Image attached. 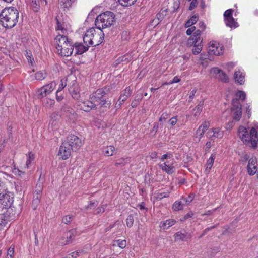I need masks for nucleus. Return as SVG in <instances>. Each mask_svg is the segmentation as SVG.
Returning <instances> with one entry per match:
<instances>
[{"mask_svg":"<svg viewBox=\"0 0 258 258\" xmlns=\"http://www.w3.org/2000/svg\"><path fill=\"white\" fill-rule=\"evenodd\" d=\"M106 93L104 89H98L95 92L90 95L89 99L79 100V106L81 110L85 112L97 109L98 107L109 108L111 103L109 101H107L103 98Z\"/></svg>","mask_w":258,"mask_h":258,"instance_id":"1","label":"nucleus"},{"mask_svg":"<svg viewBox=\"0 0 258 258\" xmlns=\"http://www.w3.org/2000/svg\"><path fill=\"white\" fill-rule=\"evenodd\" d=\"M18 18L19 13L15 7L6 8L0 13V21L5 28L14 27L18 22Z\"/></svg>","mask_w":258,"mask_h":258,"instance_id":"2","label":"nucleus"},{"mask_svg":"<svg viewBox=\"0 0 258 258\" xmlns=\"http://www.w3.org/2000/svg\"><path fill=\"white\" fill-rule=\"evenodd\" d=\"M97 30L94 28H91L88 30L84 37L83 41L85 44L87 46H96L101 44L104 38V34L102 31L99 28Z\"/></svg>","mask_w":258,"mask_h":258,"instance_id":"3","label":"nucleus"},{"mask_svg":"<svg viewBox=\"0 0 258 258\" xmlns=\"http://www.w3.org/2000/svg\"><path fill=\"white\" fill-rule=\"evenodd\" d=\"M238 134L240 139L245 144L251 143L252 146L255 148L258 141L257 132L255 127H252L249 134L247 130L243 126H239Z\"/></svg>","mask_w":258,"mask_h":258,"instance_id":"4","label":"nucleus"},{"mask_svg":"<svg viewBox=\"0 0 258 258\" xmlns=\"http://www.w3.org/2000/svg\"><path fill=\"white\" fill-rule=\"evenodd\" d=\"M114 19L115 15L113 13L110 11L105 12L97 17L95 25L97 28L102 30L112 25Z\"/></svg>","mask_w":258,"mask_h":258,"instance_id":"5","label":"nucleus"},{"mask_svg":"<svg viewBox=\"0 0 258 258\" xmlns=\"http://www.w3.org/2000/svg\"><path fill=\"white\" fill-rule=\"evenodd\" d=\"M11 192L7 190L5 184L0 180V202L4 206L10 207L13 202Z\"/></svg>","mask_w":258,"mask_h":258,"instance_id":"6","label":"nucleus"},{"mask_svg":"<svg viewBox=\"0 0 258 258\" xmlns=\"http://www.w3.org/2000/svg\"><path fill=\"white\" fill-rule=\"evenodd\" d=\"M64 145L69 146L72 151H76L82 145V141L78 136L71 134L68 136L67 140L63 142Z\"/></svg>","mask_w":258,"mask_h":258,"instance_id":"7","label":"nucleus"},{"mask_svg":"<svg viewBox=\"0 0 258 258\" xmlns=\"http://www.w3.org/2000/svg\"><path fill=\"white\" fill-rule=\"evenodd\" d=\"M56 83L55 81H51L47 84L43 86L38 90V97L43 98L50 94L55 88Z\"/></svg>","mask_w":258,"mask_h":258,"instance_id":"8","label":"nucleus"},{"mask_svg":"<svg viewBox=\"0 0 258 258\" xmlns=\"http://www.w3.org/2000/svg\"><path fill=\"white\" fill-rule=\"evenodd\" d=\"M61 112L62 117L70 122H74L77 119L75 111L69 106H63L61 109Z\"/></svg>","mask_w":258,"mask_h":258,"instance_id":"9","label":"nucleus"},{"mask_svg":"<svg viewBox=\"0 0 258 258\" xmlns=\"http://www.w3.org/2000/svg\"><path fill=\"white\" fill-rule=\"evenodd\" d=\"M208 53L210 55H220L223 53V47L217 41H211L209 43Z\"/></svg>","mask_w":258,"mask_h":258,"instance_id":"10","label":"nucleus"},{"mask_svg":"<svg viewBox=\"0 0 258 258\" xmlns=\"http://www.w3.org/2000/svg\"><path fill=\"white\" fill-rule=\"evenodd\" d=\"M57 52L62 56H69L72 55L73 52V45L70 42L62 45V47L56 46Z\"/></svg>","mask_w":258,"mask_h":258,"instance_id":"11","label":"nucleus"},{"mask_svg":"<svg viewBox=\"0 0 258 258\" xmlns=\"http://www.w3.org/2000/svg\"><path fill=\"white\" fill-rule=\"evenodd\" d=\"M203 39L201 37V31H196L193 35L189 38L188 44L192 45L195 44H202Z\"/></svg>","mask_w":258,"mask_h":258,"instance_id":"12","label":"nucleus"},{"mask_svg":"<svg viewBox=\"0 0 258 258\" xmlns=\"http://www.w3.org/2000/svg\"><path fill=\"white\" fill-rule=\"evenodd\" d=\"M173 163V159H170V160L165 162L164 163L160 164L159 167L167 173L169 174H172L174 172Z\"/></svg>","mask_w":258,"mask_h":258,"instance_id":"13","label":"nucleus"},{"mask_svg":"<svg viewBox=\"0 0 258 258\" xmlns=\"http://www.w3.org/2000/svg\"><path fill=\"white\" fill-rule=\"evenodd\" d=\"M72 150L69 146L64 145V143L63 142L59 148L58 155L63 160H66L70 156Z\"/></svg>","mask_w":258,"mask_h":258,"instance_id":"14","label":"nucleus"},{"mask_svg":"<svg viewBox=\"0 0 258 258\" xmlns=\"http://www.w3.org/2000/svg\"><path fill=\"white\" fill-rule=\"evenodd\" d=\"M211 73L215 75V77L221 80L223 82H228L229 78L227 75L221 70L217 68H213Z\"/></svg>","mask_w":258,"mask_h":258,"instance_id":"15","label":"nucleus"},{"mask_svg":"<svg viewBox=\"0 0 258 258\" xmlns=\"http://www.w3.org/2000/svg\"><path fill=\"white\" fill-rule=\"evenodd\" d=\"M210 126V123L208 121H205L197 129L195 134V137H199V141L203 137L205 132L207 130Z\"/></svg>","mask_w":258,"mask_h":258,"instance_id":"16","label":"nucleus"},{"mask_svg":"<svg viewBox=\"0 0 258 258\" xmlns=\"http://www.w3.org/2000/svg\"><path fill=\"white\" fill-rule=\"evenodd\" d=\"M209 138L211 139L213 138H219L221 139L223 137L224 132L219 127L212 128L210 130L208 133Z\"/></svg>","mask_w":258,"mask_h":258,"instance_id":"17","label":"nucleus"},{"mask_svg":"<svg viewBox=\"0 0 258 258\" xmlns=\"http://www.w3.org/2000/svg\"><path fill=\"white\" fill-rule=\"evenodd\" d=\"M247 171L250 175H253L257 172V161L255 158L250 159L247 165Z\"/></svg>","mask_w":258,"mask_h":258,"instance_id":"18","label":"nucleus"},{"mask_svg":"<svg viewBox=\"0 0 258 258\" xmlns=\"http://www.w3.org/2000/svg\"><path fill=\"white\" fill-rule=\"evenodd\" d=\"M175 241H186L188 239H191L192 235L190 233H182L180 231L176 232L174 235Z\"/></svg>","mask_w":258,"mask_h":258,"instance_id":"19","label":"nucleus"},{"mask_svg":"<svg viewBox=\"0 0 258 258\" xmlns=\"http://www.w3.org/2000/svg\"><path fill=\"white\" fill-rule=\"evenodd\" d=\"M54 41L56 46H59V47H62V45L66 44L67 43L70 42L66 36L60 34L56 37Z\"/></svg>","mask_w":258,"mask_h":258,"instance_id":"20","label":"nucleus"},{"mask_svg":"<svg viewBox=\"0 0 258 258\" xmlns=\"http://www.w3.org/2000/svg\"><path fill=\"white\" fill-rule=\"evenodd\" d=\"M234 78L235 82L240 85H242L245 81V75L243 72L240 69L236 70L234 73Z\"/></svg>","mask_w":258,"mask_h":258,"instance_id":"21","label":"nucleus"},{"mask_svg":"<svg viewBox=\"0 0 258 258\" xmlns=\"http://www.w3.org/2000/svg\"><path fill=\"white\" fill-rule=\"evenodd\" d=\"M216 158V155L214 154H212L209 157V158L207 160L206 165H205V172L206 174H209L210 172V170L213 167L215 159Z\"/></svg>","mask_w":258,"mask_h":258,"instance_id":"22","label":"nucleus"},{"mask_svg":"<svg viewBox=\"0 0 258 258\" xmlns=\"http://www.w3.org/2000/svg\"><path fill=\"white\" fill-rule=\"evenodd\" d=\"M44 3L46 4L47 2L45 0H30L31 7L34 12H38L40 5Z\"/></svg>","mask_w":258,"mask_h":258,"instance_id":"23","label":"nucleus"},{"mask_svg":"<svg viewBox=\"0 0 258 258\" xmlns=\"http://www.w3.org/2000/svg\"><path fill=\"white\" fill-rule=\"evenodd\" d=\"M90 46H87V44H85V46L83 45L82 44H76L75 45V49H76V54L80 55L83 54V53L87 51L88 49V47Z\"/></svg>","mask_w":258,"mask_h":258,"instance_id":"24","label":"nucleus"},{"mask_svg":"<svg viewBox=\"0 0 258 258\" xmlns=\"http://www.w3.org/2000/svg\"><path fill=\"white\" fill-rule=\"evenodd\" d=\"M176 223V221L174 219H168L164 221H162L160 222V226L161 228H162L163 229H167L169 227L174 225Z\"/></svg>","mask_w":258,"mask_h":258,"instance_id":"25","label":"nucleus"},{"mask_svg":"<svg viewBox=\"0 0 258 258\" xmlns=\"http://www.w3.org/2000/svg\"><path fill=\"white\" fill-rule=\"evenodd\" d=\"M224 21L226 25L231 28H235L238 26L233 17L226 18Z\"/></svg>","mask_w":258,"mask_h":258,"instance_id":"26","label":"nucleus"},{"mask_svg":"<svg viewBox=\"0 0 258 258\" xmlns=\"http://www.w3.org/2000/svg\"><path fill=\"white\" fill-rule=\"evenodd\" d=\"M130 59L131 57L128 55L120 56L116 60H115L114 62V66L115 67H117L122 62L127 63L130 61Z\"/></svg>","mask_w":258,"mask_h":258,"instance_id":"27","label":"nucleus"},{"mask_svg":"<svg viewBox=\"0 0 258 258\" xmlns=\"http://www.w3.org/2000/svg\"><path fill=\"white\" fill-rule=\"evenodd\" d=\"M132 94V90L130 86L127 87L125 89L122 91L121 93L119 98L122 99L123 101H125L127 100L128 97L130 96Z\"/></svg>","mask_w":258,"mask_h":258,"instance_id":"28","label":"nucleus"},{"mask_svg":"<svg viewBox=\"0 0 258 258\" xmlns=\"http://www.w3.org/2000/svg\"><path fill=\"white\" fill-rule=\"evenodd\" d=\"M231 112L235 121H237L240 119L242 115L241 109H232Z\"/></svg>","mask_w":258,"mask_h":258,"instance_id":"29","label":"nucleus"},{"mask_svg":"<svg viewBox=\"0 0 258 258\" xmlns=\"http://www.w3.org/2000/svg\"><path fill=\"white\" fill-rule=\"evenodd\" d=\"M55 102V101L54 99L46 98L43 101V105L46 108L50 109L54 106Z\"/></svg>","mask_w":258,"mask_h":258,"instance_id":"30","label":"nucleus"},{"mask_svg":"<svg viewBox=\"0 0 258 258\" xmlns=\"http://www.w3.org/2000/svg\"><path fill=\"white\" fill-rule=\"evenodd\" d=\"M26 156L27 160L24 168H29L31 166V163L34 161L35 158L34 155L32 152H29L26 155Z\"/></svg>","mask_w":258,"mask_h":258,"instance_id":"31","label":"nucleus"},{"mask_svg":"<svg viewBox=\"0 0 258 258\" xmlns=\"http://www.w3.org/2000/svg\"><path fill=\"white\" fill-rule=\"evenodd\" d=\"M103 151L106 156H110L114 153L115 148L113 146H107L103 148Z\"/></svg>","mask_w":258,"mask_h":258,"instance_id":"32","label":"nucleus"},{"mask_svg":"<svg viewBox=\"0 0 258 258\" xmlns=\"http://www.w3.org/2000/svg\"><path fill=\"white\" fill-rule=\"evenodd\" d=\"M198 20V15L192 16L185 23V27L186 28L190 27L191 25L195 24Z\"/></svg>","mask_w":258,"mask_h":258,"instance_id":"33","label":"nucleus"},{"mask_svg":"<svg viewBox=\"0 0 258 258\" xmlns=\"http://www.w3.org/2000/svg\"><path fill=\"white\" fill-rule=\"evenodd\" d=\"M130 162L128 158H121L116 160L115 165L116 166H123Z\"/></svg>","mask_w":258,"mask_h":258,"instance_id":"34","label":"nucleus"},{"mask_svg":"<svg viewBox=\"0 0 258 258\" xmlns=\"http://www.w3.org/2000/svg\"><path fill=\"white\" fill-rule=\"evenodd\" d=\"M66 235L69 238L70 242H72L77 235V231L75 229H72L66 233Z\"/></svg>","mask_w":258,"mask_h":258,"instance_id":"35","label":"nucleus"},{"mask_svg":"<svg viewBox=\"0 0 258 258\" xmlns=\"http://www.w3.org/2000/svg\"><path fill=\"white\" fill-rule=\"evenodd\" d=\"M203 109V104H199L197 106H196L192 110V114L195 116H199Z\"/></svg>","mask_w":258,"mask_h":258,"instance_id":"36","label":"nucleus"},{"mask_svg":"<svg viewBox=\"0 0 258 258\" xmlns=\"http://www.w3.org/2000/svg\"><path fill=\"white\" fill-rule=\"evenodd\" d=\"M46 77V73L44 71H38L35 74V78L37 80H42Z\"/></svg>","mask_w":258,"mask_h":258,"instance_id":"37","label":"nucleus"},{"mask_svg":"<svg viewBox=\"0 0 258 258\" xmlns=\"http://www.w3.org/2000/svg\"><path fill=\"white\" fill-rule=\"evenodd\" d=\"M120 4L123 6L127 7L134 5L137 0H118Z\"/></svg>","mask_w":258,"mask_h":258,"instance_id":"38","label":"nucleus"},{"mask_svg":"<svg viewBox=\"0 0 258 258\" xmlns=\"http://www.w3.org/2000/svg\"><path fill=\"white\" fill-rule=\"evenodd\" d=\"M193 45H194V47H193L192 50V53L194 55H197V54H199L202 50V48H203L202 44H195Z\"/></svg>","mask_w":258,"mask_h":258,"instance_id":"39","label":"nucleus"},{"mask_svg":"<svg viewBox=\"0 0 258 258\" xmlns=\"http://www.w3.org/2000/svg\"><path fill=\"white\" fill-rule=\"evenodd\" d=\"M7 223V216L5 214H0V228L5 226Z\"/></svg>","mask_w":258,"mask_h":258,"instance_id":"40","label":"nucleus"},{"mask_svg":"<svg viewBox=\"0 0 258 258\" xmlns=\"http://www.w3.org/2000/svg\"><path fill=\"white\" fill-rule=\"evenodd\" d=\"M183 204L180 201H176L173 205L172 209L174 211H179L183 209Z\"/></svg>","mask_w":258,"mask_h":258,"instance_id":"41","label":"nucleus"},{"mask_svg":"<svg viewBox=\"0 0 258 258\" xmlns=\"http://www.w3.org/2000/svg\"><path fill=\"white\" fill-rule=\"evenodd\" d=\"M75 0H61L60 3L64 8L68 9L72 6Z\"/></svg>","mask_w":258,"mask_h":258,"instance_id":"42","label":"nucleus"},{"mask_svg":"<svg viewBox=\"0 0 258 258\" xmlns=\"http://www.w3.org/2000/svg\"><path fill=\"white\" fill-rule=\"evenodd\" d=\"M167 9H162L159 13L156 15V17L159 20H162L164 17L166 15Z\"/></svg>","mask_w":258,"mask_h":258,"instance_id":"43","label":"nucleus"},{"mask_svg":"<svg viewBox=\"0 0 258 258\" xmlns=\"http://www.w3.org/2000/svg\"><path fill=\"white\" fill-rule=\"evenodd\" d=\"M142 97L141 95H136L134 99L132 101L131 103V106L132 107H136L139 103H140V101L142 100Z\"/></svg>","mask_w":258,"mask_h":258,"instance_id":"44","label":"nucleus"},{"mask_svg":"<svg viewBox=\"0 0 258 258\" xmlns=\"http://www.w3.org/2000/svg\"><path fill=\"white\" fill-rule=\"evenodd\" d=\"M59 242L61 245H65L71 243L66 234L59 239Z\"/></svg>","mask_w":258,"mask_h":258,"instance_id":"45","label":"nucleus"},{"mask_svg":"<svg viewBox=\"0 0 258 258\" xmlns=\"http://www.w3.org/2000/svg\"><path fill=\"white\" fill-rule=\"evenodd\" d=\"M232 104L233 106L232 109H241V105L238 98L233 99Z\"/></svg>","mask_w":258,"mask_h":258,"instance_id":"46","label":"nucleus"},{"mask_svg":"<svg viewBox=\"0 0 258 258\" xmlns=\"http://www.w3.org/2000/svg\"><path fill=\"white\" fill-rule=\"evenodd\" d=\"M126 223L127 227H132L134 223V217L132 215H130L127 216L126 219Z\"/></svg>","mask_w":258,"mask_h":258,"instance_id":"47","label":"nucleus"},{"mask_svg":"<svg viewBox=\"0 0 258 258\" xmlns=\"http://www.w3.org/2000/svg\"><path fill=\"white\" fill-rule=\"evenodd\" d=\"M73 217L71 215H66L62 218V222L66 224H69L72 221Z\"/></svg>","mask_w":258,"mask_h":258,"instance_id":"48","label":"nucleus"},{"mask_svg":"<svg viewBox=\"0 0 258 258\" xmlns=\"http://www.w3.org/2000/svg\"><path fill=\"white\" fill-rule=\"evenodd\" d=\"M236 96L238 98V99L243 101L246 98V93L243 91H239L236 93Z\"/></svg>","mask_w":258,"mask_h":258,"instance_id":"49","label":"nucleus"},{"mask_svg":"<svg viewBox=\"0 0 258 258\" xmlns=\"http://www.w3.org/2000/svg\"><path fill=\"white\" fill-rule=\"evenodd\" d=\"M70 91L71 95L74 99L78 100V101L81 100L79 93L77 90H73Z\"/></svg>","mask_w":258,"mask_h":258,"instance_id":"50","label":"nucleus"},{"mask_svg":"<svg viewBox=\"0 0 258 258\" xmlns=\"http://www.w3.org/2000/svg\"><path fill=\"white\" fill-rule=\"evenodd\" d=\"M14 254V246L11 245L7 251V258H13Z\"/></svg>","mask_w":258,"mask_h":258,"instance_id":"51","label":"nucleus"},{"mask_svg":"<svg viewBox=\"0 0 258 258\" xmlns=\"http://www.w3.org/2000/svg\"><path fill=\"white\" fill-rule=\"evenodd\" d=\"M116 242L117 245L121 248H124L126 246V241L125 240H117Z\"/></svg>","mask_w":258,"mask_h":258,"instance_id":"52","label":"nucleus"},{"mask_svg":"<svg viewBox=\"0 0 258 258\" xmlns=\"http://www.w3.org/2000/svg\"><path fill=\"white\" fill-rule=\"evenodd\" d=\"M13 173L17 176H21L25 174V172L17 168H14L13 169Z\"/></svg>","mask_w":258,"mask_h":258,"instance_id":"53","label":"nucleus"},{"mask_svg":"<svg viewBox=\"0 0 258 258\" xmlns=\"http://www.w3.org/2000/svg\"><path fill=\"white\" fill-rule=\"evenodd\" d=\"M233 10L231 9L227 10L224 13V20L227 18H231L232 17Z\"/></svg>","mask_w":258,"mask_h":258,"instance_id":"54","label":"nucleus"},{"mask_svg":"<svg viewBox=\"0 0 258 258\" xmlns=\"http://www.w3.org/2000/svg\"><path fill=\"white\" fill-rule=\"evenodd\" d=\"M168 122L172 127L174 126L178 122L177 116H174L170 118Z\"/></svg>","mask_w":258,"mask_h":258,"instance_id":"55","label":"nucleus"},{"mask_svg":"<svg viewBox=\"0 0 258 258\" xmlns=\"http://www.w3.org/2000/svg\"><path fill=\"white\" fill-rule=\"evenodd\" d=\"M39 195L38 192L37 193L36 197L33 199L32 201V205L34 207V209H36V207L37 206L39 203Z\"/></svg>","mask_w":258,"mask_h":258,"instance_id":"56","label":"nucleus"},{"mask_svg":"<svg viewBox=\"0 0 258 258\" xmlns=\"http://www.w3.org/2000/svg\"><path fill=\"white\" fill-rule=\"evenodd\" d=\"M66 86H67L66 80V79H61V84L59 85L57 91L60 92Z\"/></svg>","mask_w":258,"mask_h":258,"instance_id":"57","label":"nucleus"},{"mask_svg":"<svg viewBox=\"0 0 258 258\" xmlns=\"http://www.w3.org/2000/svg\"><path fill=\"white\" fill-rule=\"evenodd\" d=\"M124 101L122 100V99H120L119 98L118 100L116 102V103L115 104V108L116 109H118L120 108L122 105V104L124 103Z\"/></svg>","mask_w":258,"mask_h":258,"instance_id":"58","label":"nucleus"},{"mask_svg":"<svg viewBox=\"0 0 258 258\" xmlns=\"http://www.w3.org/2000/svg\"><path fill=\"white\" fill-rule=\"evenodd\" d=\"M180 81V79L177 76H175L173 78L172 81H171L169 83L166 82V83H164L163 85L172 84L173 83H178Z\"/></svg>","mask_w":258,"mask_h":258,"instance_id":"59","label":"nucleus"},{"mask_svg":"<svg viewBox=\"0 0 258 258\" xmlns=\"http://www.w3.org/2000/svg\"><path fill=\"white\" fill-rule=\"evenodd\" d=\"M57 20V26L56 28V30H61V32L62 33H64V31H66V29L62 27V25L60 24V23Z\"/></svg>","mask_w":258,"mask_h":258,"instance_id":"60","label":"nucleus"},{"mask_svg":"<svg viewBox=\"0 0 258 258\" xmlns=\"http://www.w3.org/2000/svg\"><path fill=\"white\" fill-rule=\"evenodd\" d=\"M59 92H57V91L56 92V99L57 102L61 101L64 98V96L62 94H59Z\"/></svg>","mask_w":258,"mask_h":258,"instance_id":"61","label":"nucleus"},{"mask_svg":"<svg viewBox=\"0 0 258 258\" xmlns=\"http://www.w3.org/2000/svg\"><path fill=\"white\" fill-rule=\"evenodd\" d=\"M199 26L200 29H199L198 30L201 31V33L202 31H204L206 28V25L203 21L199 22Z\"/></svg>","mask_w":258,"mask_h":258,"instance_id":"62","label":"nucleus"},{"mask_svg":"<svg viewBox=\"0 0 258 258\" xmlns=\"http://www.w3.org/2000/svg\"><path fill=\"white\" fill-rule=\"evenodd\" d=\"M195 30H196L195 26H192V27H190L186 30V34L187 35H191V34L195 31Z\"/></svg>","mask_w":258,"mask_h":258,"instance_id":"63","label":"nucleus"},{"mask_svg":"<svg viewBox=\"0 0 258 258\" xmlns=\"http://www.w3.org/2000/svg\"><path fill=\"white\" fill-rule=\"evenodd\" d=\"M81 253V251L80 250H77L71 253V256L72 258H77L78 256L80 255Z\"/></svg>","mask_w":258,"mask_h":258,"instance_id":"64","label":"nucleus"}]
</instances>
